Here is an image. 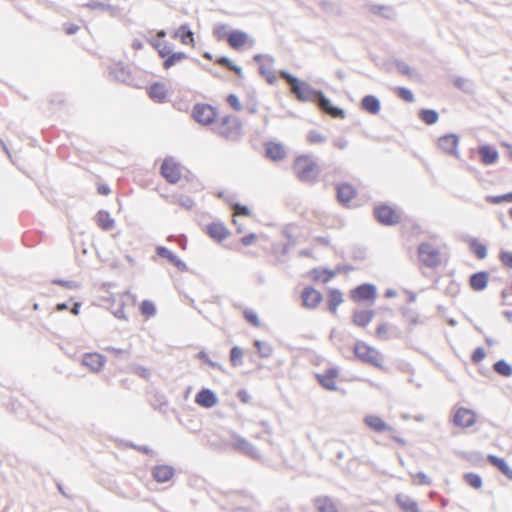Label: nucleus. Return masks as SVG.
I'll use <instances>...</instances> for the list:
<instances>
[{
    "label": "nucleus",
    "instance_id": "obj_9",
    "mask_svg": "<svg viewBox=\"0 0 512 512\" xmlns=\"http://www.w3.org/2000/svg\"><path fill=\"white\" fill-rule=\"evenodd\" d=\"M438 147L444 153L454 156L456 158L459 157L458 145H459V137L454 133H448L441 136L438 139Z\"/></svg>",
    "mask_w": 512,
    "mask_h": 512
},
{
    "label": "nucleus",
    "instance_id": "obj_57",
    "mask_svg": "<svg viewBox=\"0 0 512 512\" xmlns=\"http://www.w3.org/2000/svg\"><path fill=\"white\" fill-rule=\"evenodd\" d=\"M105 351L112 353L115 357L127 360L130 358V352L125 349L116 348L113 346H108L105 348Z\"/></svg>",
    "mask_w": 512,
    "mask_h": 512
},
{
    "label": "nucleus",
    "instance_id": "obj_12",
    "mask_svg": "<svg viewBox=\"0 0 512 512\" xmlns=\"http://www.w3.org/2000/svg\"><path fill=\"white\" fill-rule=\"evenodd\" d=\"M338 374L339 370L337 367H330L326 369L324 373H317L315 377L323 388L329 391H336L337 385L335 383V378Z\"/></svg>",
    "mask_w": 512,
    "mask_h": 512
},
{
    "label": "nucleus",
    "instance_id": "obj_31",
    "mask_svg": "<svg viewBox=\"0 0 512 512\" xmlns=\"http://www.w3.org/2000/svg\"><path fill=\"white\" fill-rule=\"evenodd\" d=\"M174 38H180L184 45H194V33L188 24H182L173 35Z\"/></svg>",
    "mask_w": 512,
    "mask_h": 512
},
{
    "label": "nucleus",
    "instance_id": "obj_63",
    "mask_svg": "<svg viewBox=\"0 0 512 512\" xmlns=\"http://www.w3.org/2000/svg\"><path fill=\"white\" fill-rule=\"evenodd\" d=\"M226 101L235 111H240L243 108L238 96L235 94H229Z\"/></svg>",
    "mask_w": 512,
    "mask_h": 512
},
{
    "label": "nucleus",
    "instance_id": "obj_39",
    "mask_svg": "<svg viewBox=\"0 0 512 512\" xmlns=\"http://www.w3.org/2000/svg\"><path fill=\"white\" fill-rule=\"evenodd\" d=\"M493 370L503 377H510L512 375V366L504 359L496 361L493 364Z\"/></svg>",
    "mask_w": 512,
    "mask_h": 512
},
{
    "label": "nucleus",
    "instance_id": "obj_36",
    "mask_svg": "<svg viewBox=\"0 0 512 512\" xmlns=\"http://www.w3.org/2000/svg\"><path fill=\"white\" fill-rule=\"evenodd\" d=\"M10 411L15 414L20 420H24L29 417V411L19 400L12 399L10 402Z\"/></svg>",
    "mask_w": 512,
    "mask_h": 512
},
{
    "label": "nucleus",
    "instance_id": "obj_54",
    "mask_svg": "<svg viewBox=\"0 0 512 512\" xmlns=\"http://www.w3.org/2000/svg\"><path fill=\"white\" fill-rule=\"evenodd\" d=\"M156 254L160 258L168 260L171 264L173 263V261L177 257V255H175L171 250H169L165 246H157L156 247Z\"/></svg>",
    "mask_w": 512,
    "mask_h": 512
},
{
    "label": "nucleus",
    "instance_id": "obj_2",
    "mask_svg": "<svg viewBox=\"0 0 512 512\" xmlns=\"http://www.w3.org/2000/svg\"><path fill=\"white\" fill-rule=\"evenodd\" d=\"M293 170L303 183H314L320 172L317 164L307 155H301L295 159Z\"/></svg>",
    "mask_w": 512,
    "mask_h": 512
},
{
    "label": "nucleus",
    "instance_id": "obj_45",
    "mask_svg": "<svg viewBox=\"0 0 512 512\" xmlns=\"http://www.w3.org/2000/svg\"><path fill=\"white\" fill-rule=\"evenodd\" d=\"M254 346L257 349V353L261 358H269L273 353V348L269 343L263 342L261 340H255Z\"/></svg>",
    "mask_w": 512,
    "mask_h": 512
},
{
    "label": "nucleus",
    "instance_id": "obj_29",
    "mask_svg": "<svg viewBox=\"0 0 512 512\" xmlns=\"http://www.w3.org/2000/svg\"><path fill=\"white\" fill-rule=\"evenodd\" d=\"M266 156L273 160L279 161L285 158L286 152L282 144L269 142L265 146Z\"/></svg>",
    "mask_w": 512,
    "mask_h": 512
},
{
    "label": "nucleus",
    "instance_id": "obj_64",
    "mask_svg": "<svg viewBox=\"0 0 512 512\" xmlns=\"http://www.w3.org/2000/svg\"><path fill=\"white\" fill-rule=\"evenodd\" d=\"M486 356L485 350L482 347H477L472 355H471V361L475 364L481 362Z\"/></svg>",
    "mask_w": 512,
    "mask_h": 512
},
{
    "label": "nucleus",
    "instance_id": "obj_27",
    "mask_svg": "<svg viewBox=\"0 0 512 512\" xmlns=\"http://www.w3.org/2000/svg\"><path fill=\"white\" fill-rule=\"evenodd\" d=\"M487 461L494 467H496L502 474H504L509 480H512V468L508 465L504 458L498 457L493 454L487 456Z\"/></svg>",
    "mask_w": 512,
    "mask_h": 512
},
{
    "label": "nucleus",
    "instance_id": "obj_37",
    "mask_svg": "<svg viewBox=\"0 0 512 512\" xmlns=\"http://www.w3.org/2000/svg\"><path fill=\"white\" fill-rule=\"evenodd\" d=\"M418 116L427 125H433L439 120V114L434 109H421Z\"/></svg>",
    "mask_w": 512,
    "mask_h": 512
},
{
    "label": "nucleus",
    "instance_id": "obj_8",
    "mask_svg": "<svg viewBox=\"0 0 512 512\" xmlns=\"http://www.w3.org/2000/svg\"><path fill=\"white\" fill-rule=\"evenodd\" d=\"M377 296V288L374 284L363 283L351 291V298L355 302L374 301Z\"/></svg>",
    "mask_w": 512,
    "mask_h": 512
},
{
    "label": "nucleus",
    "instance_id": "obj_56",
    "mask_svg": "<svg viewBox=\"0 0 512 512\" xmlns=\"http://www.w3.org/2000/svg\"><path fill=\"white\" fill-rule=\"evenodd\" d=\"M253 60L258 63L259 65L260 64H265V62L267 63V65L271 68L273 65H274V62H275V59L272 55L270 54H255L253 56Z\"/></svg>",
    "mask_w": 512,
    "mask_h": 512
},
{
    "label": "nucleus",
    "instance_id": "obj_13",
    "mask_svg": "<svg viewBox=\"0 0 512 512\" xmlns=\"http://www.w3.org/2000/svg\"><path fill=\"white\" fill-rule=\"evenodd\" d=\"M303 307L307 309H315L321 303L322 294L312 286L305 287L301 292Z\"/></svg>",
    "mask_w": 512,
    "mask_h": 512
},
{
    "label": "nucleus",
    "instance_id": "obj_19",
    "mask_svg": "<svg viewBox=\"0 0 512 512\" xmlns=\"http://www.w3.org/2000/svg\"><path fill=\"white\" fill-rule=\"evenodd\" d=\"M106 358L99 353H86L83 356V365L93 372H99L105 365Z\"/></svg>",
    "mask_w": 512,
    "mask_h": 512
},
{
    "label": "nucleus",
    "instance_id": "obj_26",
    "mask_svg": "<svg viewBox=\"0 0 512 512\" xmlns=\"http://www.w3.org/2000/svg\"><path fill=\"white\" fill-rule=\"evenodd\" d=\"M317 512H339L333 499L329 496H319L313 501Z\"/></svg>",
    "mask_w": 512,
    "mask_h": 512
},
{
    "label": "nucleus",
    "instance_id": "obj_22",
    "mask_svg": "<svg viewBox=\"0 0 512 512\" xmlns=\"http://www.w3.org/2000/svg\"><path fill=\"white\" fill-rule=\"evenodd\" d=\"M226 40L231 48L239 50L247 42L248 35L241 30H232L228 32Z\"/></svg>",
    "mask_w": 512,
    "mask_h": 512
},
{
    "label": "nucleus",
    "instance_id": "obj_16",
    "mask_svg": "<svg viewBox=\"0 0 512 512\" xmlns=\"http://www.w3.org/2000/svg\"><path fill=\"white\" fill-rule=\"evenodd\" d=\"M109 76L121 83H128L132 80L130 70L122 63L111 65L109 67Z\"/></svg>",
    "mask_w": 512,
    "mask_h": 512
},
{
    "label": "nucleus",
    "instance_id": "obj_42",
    "mask_svg": "<svg viewBox=\"0 0 512 512\" xmlns=\"http://www.w3.org/2000/svg\"><path fill=\"white\" fill-rule=\"evenodd\" d=\"M259 74L265 78L268 84L273 85L276 83L277 78L273 70V66L270 68L267 63L260 64L258 68Z\"/></svg>",
    "mask_w": 512,
    "mask_h": 512
},
{
    "label": "nucleus",
    "instance_id": "obj_50",
    "mask_svg": "<svg viewBox=\"0 0 512 512\" xmlns=\"http://www.w3.org/2000/svg\"><path fill=\"white\" fill-rule=\"evenodd\" d=\"M196 358L203 361L204 363L208 364L211 368L218 369L220 371H224L223 366L218 363L214 362L210 359L209 355L205 351H200L196 354Z\"/></svg>",
    "mask_w": 512,
    "mask_h": 512
},
{
    "label": "nucleus",
    "instance_id": "obj_51",
    "mask_svg": "<svg viewBox=\"0 0 512 512\" xmlns=\"http://www.w3.org/2000/svg\"><path fill=\"white\" fill-rule=\"evenodd\" d=\"M306 140L310 144H322L326 142V137L316 130H310L306 135Z\"/></svg>",
    "mask_w": 512,
    "mask_h": 512
},
{
    "label": "nucleus",
    "instance_id": "obj_30",
    "mask_svg": "<svg viewBox=\"0 0 512 512\" xmlns=\"http://www.w3.org/2000/svg\"><path fill=\"white\" fill-rule=\"evenodd\" d=\"M373 310H356L352 316V322L358 327H366L374 318Z\"/></svg>",
    "mask_w": 512,
    "mask_h": 512
},
{
    "label": "nucleus",
    "instance_id": "obj_46",
    "mask_svg": "<svg viewBox=\"0 0 512 512\" xmlns=\"http://www.w3.org/2000/svg\"><path fill=\"white\" fill-rule=\"evenodd\" d=\"M139 310L140 313L147 318L155 316L157 312L155 304L150 300H143Z\"/></svg>",
    "mask_w": 512,
    "mask_h": 512
},
{
    "label": "nucleus",
    "instance_id": "obj_58",
    "mask_svg": "<svg viewBox=\"0 0 512 512\" xmlns=\"http://www.w3.org/2000/svg\"><path fill=\"white\" fill-rule=\"evenodd\" d=\"M395 66H396L398 72L401 73L402 75H405V76H408V77L412 76V72H413L412 69L404 61L396 60L395 61Z\"/></svg>",
    "mask_w": 512,
    "mask_h": 512
},
{
    "label": "nucleus",
    "instance_id": "obj_1",
    "mask_svg": "<svg viewBox=\"0 0 512 512\" xmlns=\"http://www.w3.org/2000/svg\"><path fill=\"white\" fill-rule=\"evenodd\" d=\"M355 357L362 363L371 365L375 368L385 370L383 365L384 356L376 348L368 345L364 341L357 340L353 347Z\"/></svg>",
    "mask_w": 512,
    "mask_h": 512
},
{
    "label": "nucleus",
    "instance_id": "obj_23",
    "mask_svg": "<svg viewBox=\"0 0 512 512\" xmlns=\"http://www.w3.org/2000/svg\"><path fill=\"white\" fill-rule=\"evenodd\" d=\"M364 423L375 432L393 431L394 429L388 425L381 417L369 415L364 418Z\"/></svg>",
    "mask_w": 512,
    "mask_h": 512
},
{
    "label": "nucleus",
    "instance_id": "obj_32",
    "mask_svg": "<svg viewBox=\"0 0 512 512\" xmlns=\"http://www.w3.org/2000/svg\"><path fill=\"white\" fill-rule=\"evenodd\" d=\"M96 222L98 226L104 231H110L115 226V221L111 218L108 211L100 210L96 214Z\"/></svg>",
    "mask_w": 512,
    "mask_h": 512
},
{
    "label": "nucleus",
    "instance_id": "obj_11",
    "mask_svg": "<svg viewBox=\"0 0 512 512\" xmlns=\"http://www.w3.org/2000/svg\"><path fill=\"white\" fill-rule=\"evenodd\" d=\"M194 401L200 407L210 409L219 403V398L213 390L202 388L195 395Z\"/></svg>",
    "mask_w": 512,
    "mask_h": 512
},
{
    "label": "nucleus",
    "instance_id": "obj_44",
    "mask_svg": "<svg viewBox=\"0 0 512 512\" xmlns=\"http://www.w3.org/2000/svg\"><path fill=\"white\" fill-rule=\"evenodd\" d=\"M463 479L470 487L474 489H480L483 485L482 478L479 474L474 472H468L463 475Z\"/></svg>",
    "mask_w": 512,
    "mask_h": 512
},
{
    "label": "nucleus",
    "instance_id": "obj_34",
    "mask_svg": "<svg viewBox=\"0 0 512 512\" xmlns=\"http://www.w3.org/2000/svg\"><path fill=\"white\" fill-rule=\"evenodd\" d=\"M343 302L342 293L338 289H331L328 294V310L335 314L338 306Z\"/></svg>",
    "mask_w": 512,
    "mask_h": 512
},
{
    "label": "nucleus",
    "instance_id": "obj_43",
    "mask_svg": "<svg viewBox=\"0 0 512 512\" xmlns=\"http://www.w3.org/2000/svg\"><path fill=\"white\" fill-rule=\"evenodd\" d=\"M469 248L478 259L482 260L487 257V247L484 244L480 243L477 239L471 240Z\"/></svg>",
    "mask_w": 512,
    "mask_h": 512
},
{
    "label": "nucleus",
    "instance_id": "obj_49",
    "mask_svg": "<svg viewBox=\"0 0 512 512\" xmlns=\"http://www.w3.org/2000/svg\"><path fill=\"white\" fill-rule=\"evenodd\" d=\"M486 201L491 204H501L502 202L512 203V191L502 195H488Z\"/></svg>",
    "mask_w": 512,
    "mask_h": 512
},
{
    "label": "nucleus",
    "instance_id": "obj_6",
    "mask_svg": "<svg viewBox=\"0 0 512 512\" xmlns=\"http://www.w3.org/2000/svg\"><path fill=\"white\" fill-rule=\"evenodd\" d=\"M192 116L196 122L209 125L215 120L217 111L209 104L198 103L193 107Z\"/></svg>",
    "mask_w": 512,
    "mask_h": 512
},
{
    "label": "nucleus",
    "instance_id": "obj_4",
    "mask_svg": "<svg viewBox=\"0 0 512 512\" xmlns=\"http://www.w3.org/2000/svg\"><path fill=\"white\" fill-rule=\"evenodd\" d=\"M417 253L420 262L428 268H435L441 263L440 252L431 243H421L417 248Z\"/></svg>",
    "mask_w": 512,
    "mask_h": 512
},
{
    "label": "nucleus",
    "instance_id": "obj_40",
    "mask_svg": "<svg viewBox=\"0 0 512 512\" xmlns=\"http://www.w3.org/2000/svg\"><path fill=\"white\" fill-rule=\"evenodd\" d=\"M188 55L185 52H173L166 57V59L163 61V67L165 69H170L178 62L187 59Z\"/></svg>",
    "mask_w": 512,
    "mask_h": 512
},
{
    "label": "nucleus",
    "instance_id": "obj_10",
    "mask_svg": "<svg viewBox=\"0 0 512 512\" xmlns=\"http://www.w3.org/2000/svg\"><path fill=\"white\" fill-rule=\"evenodd\" d=\"M161 175L167 182L175 184L181 177L179 166L173 158H165L160 168Z\"/></svg>",
    "mask_w": 512,
    "mask_h": 512
},
{
    "label": "nucleus",
    "instance_id": "obj_35",
    "mask_svg": "<svg viewBox=\"0 0 512 512\" xmlns=\"http://www.w3.org/2000/svg\"><path fill=\"white\" fill-rule=\"evenodd\" d=\"M148 95L151 99L164 100L167 96V89L164 84L155 82L150 85L148 89Z\"/></svg>",
    "mask_w": 512,
    "mask_h": 512
},
{
    "label": "nucleus",
    "instance_id": "obj_55",
    "mask_svg": "<svg viewBox=\"0 0 512 512\" xmlns=\"http://www.w3.org/2000/svg\"><path fill=\"white\" fill-rule=\"evenodd\" d=\"M402 316L409 321L411 324H417L418 323V313L409 308V307H402L400 309Z\"/></svg>",
    "mask_w": 512,
    "mask_h": 512
},
{
    "label": "nucleus",
    "instance_id": "obj_52",
    "mask_svg": "<svg viewBox=\"0 0 512 512\" xmlns=\"http://www.w3.org/2000/svg\"><path fill=\"white\" fill-rule=\"evenodd\" d=\"M245 108L250 114H256L258 111V101L256 92L254 91L252 94L248 95V99L245 104Z\"/></svg>",
    "mask_w": 512,
    "mask_h": 512
},
{
    "label": "nucleus",
    "instance_id": "obj_47",
    "mask_svg": "<svg viewBox=\"0 0 512 512\" xmlns=\"http://www.w3.org/2000/svg\"><path fill=\"white\" fill-rule=\"evenodd\" d=\"M128 370L133 374L143 378L144 380H149L151 377V372L147 367H144L136 363L130 364L128 366Z\"/></svg>",
    "mask_w": 512,
    "mask_h": 512
},
{
    "label": "nucleus",
    "instance_id": "obj_38",
    "mask_svg": "<svg viewBox=\"0 0 512 512\" xmlns=\"http://www.w3.org/2000/svg\"><path fill=\"white\" fill-rule=\"evenodd\" d=\"M370 12L384 19H392L395 15L393 8L385 5H372Z\"/></svg>",
    "mask_w": 512,
    "mask_h": 512
},
{
    "label": "nucleus",
    "instance_id": "obj_15",
    "mask_svg": "<svg viewBox=\"0 0 512 512\" xmlns=\"http://www.w3.org/2000/svg\"><path fill=\"white\" fill-rule=\"evenodd\" d=\"M228 499L231 504L235 506L233 512H250L245 504H248L252 501V497L245 492L242 491H232L227 494Z\"/></svg>",
    "mask_w": 512,
    "mask_h": 512
},
{
    "label": "nucleus",
    "instance_id": "obj_20",
    "mask_svg": "<svg viewBox=\"0 0 512 512\" xmlns=\"http://www.w3.org/2000/svg\"><path fill=\"white\" fill-rule=\"evenodd\" d=\"M489 281V273L487 271H478L469 277V285L472 290L480 292L486 289Z\"/></svg>",
    "mask_w": 512,
    "mask_h": 512
},
{
    "label": "nucleus",
    "instance_id": "obj_17",
    "mask_svg": "<svg viewBox=\"0 0 512 512\" xmlns=\"http://www.w3.org/2000/svg\"><path fill=\"white\" fill-rule=\"evenodd\" d=\"M356 194L355 188L349 183L343 182L336 185L337 200L343 205L349 203Z\"/></svg>",
    "mask_w": 512,
    "mask_h": 512
},
{
    "label": "nucleus",
    "instance_id": "obj_24",
    "mask_svg": "<svg viewBox=\"0 0 512 512\" xmlns=\"http://www.w3.org/2000/svg\"><path fill=\"white\" fill-rule=\"evenodd\" d=\"M395 500L402 512H420L418 503L409 495L399 493Z\"/></svg>",
    "mask_w": 512,
    "mask_h": 512
},
{
    "label": "nucleus",
    "instance_id": "obj_41",
    "mask_svg": "<svg viewBox=\"0 0 512 512\" xmlns=\"http://www.w3.org/2000/svg\"><path fill=\"white\" fill-rule=\"evenodd\" d=\"M314 103L319 107V109L324 112V113H328V111L331 109V107L333 106L332 102L330 101L329 98H327L325 96V94L319 90L316 97H315V100H314Z\"/></svg>",
    "mask_w": 512,
    "mask_h": 512
},
{
    "label": "nucleus",
    "instance_id": "obj_53",
    "mask_svg": "<svg viewBox=\"0 0 512 512\" xmlns=\"http://www.w3.org/2000/svg\"><path fill=\"white\" fill-rule=\"evenodd\" d=\"M395 92L400 99L408 103H412L414 101L413 92L406 87H396Z\"/></svg>",
    "mask_w": 512,
    "mask_h": 512
},
{
    "label": "nucleus",
    "instance_id": "obj_33",
    "mask_svg": "<svg viewBox=\"0 0 512 512\" xmlns=\"http://www.w3.org/2000/svg\"><path fill=\"white\" fill-rule=\"evenodd\" d=\"M85 7L91 10H100L103 12H108L111 16H116L118 13V7L95 0H92L85 4Z\"/></svg>",
    "mask_w": 512,
    "mask_h": 512
},
{
    "label": "nucleus",
    "instance_id": "obj_61",
    "mask_svg": "<svg viewBox=\"0 0 512 512\" xmlns=\"http://www.w3.org/2000/svg\"><path fill=\"white\" fill-rule=\"evenodd\" d=\"M499 259L505 267L512 269V252L501 251L499 254Z\"/></svg>",
    "mask_w": 512,
    "mask_h": 512
},
{
    "label": "nucleus",
    "instance_id": "obj_5",
    "mask_svg": "<svg viewBox=\"0 0 512 512\" xmlns=\"http://www.w3.org/2000/svg\"><path fill=\"white\" fill-rule=\"evenodd\" d=\"M373 215L375 219L384 226L397 225L401 217L396 211L387 204H380L374 207Z\"/></svg>",
    "mask_w": 512,
    "mask_h": 512
},
{
    "label": "nucleus",
    "instance_id": "obj_48",
    "mask_svg": "<svg viewBox=\"0 0 512 512\" xmlns=\"http://www.w3.org/2000/svg\"><path fill=\"white\" fill-rule=\"evenodd\" d=\"M243 350L238 347L234 346L230 350V362L233 367H239L243 364Z\"/></svg>",
    "mask_w": 512,
    "mask_h": 512
},
{
    "label": "nucleus",
    "instance_id": "obj_7",
    "mask_svg": "<svg viewBox=\"0 0 512 512\" xmlns=\"http://www.w3.org/2000/svg\"><path fill=\"white\" fill-rule=\"evenodd\" d=\"M318 91L319 90L314 89L310 84L300 79L291 86L292 94L300 102H314Z\"/></svg>",
    "mask_w": 512,
    "mask_h": 512
},
{
    "label": "nucleus",
    "instance_id": "obj_18",
    "mask_svg": "<svg viewBox=\"0 0 512 512\" xmlns=\"http://www.w3.org/2000/svg\"><path fill=\"white\" fill-rule=\"evenodd\" d=\"M206 232L210 238L221 242L226 239L230 232L221 222H212L206 226Z\"/></svg>",
    "mask_w": 512,
    "mask_h": 512
},
{
    "label": "nucleus",
    "instance_id": "obj_25",
    "mask_svg": "<svg viewBox=\"0 0 512 512\" xmlns=\"http://www.w3.org/2000/svg\"><path fill=\"white\" fill-rule=\"evenodd\" d=\"M174 475V468L169 465H157L152 469V476L155 481L165 483Z\"/></svg>",
    "mask_w": 512,
    "mask_h": 512
},
{
    "label": "nucleus",
    "instance_id": "obj_60",
    "mask_svg": "<svg viewBox=\"0 0 512 512\" xmlns=\"http://www.w3.org/2000/svg\"><path fill=\"white\" fill-rule=\"evenodd\" d=\"M366 257L365 249L357 246L351 248V258L356 261L364 260Z\"/></svg>",
    "mask_w": 512,
    "mask_h": 512
},
{
    "label": "nucleus",
    "instance_id": "obj_3",
    "mask_svg": "<svg viewBox=\"0 0 512 512\" xmlns=\"http://www.w3.org/2000/svg\"><path fill=\"white\" fill-rule=\"evenodd\" d=\"M230 436L231 441L225 443V446L231 447L234 451L248 456L251 459L258 460L261 458L260 452L247 439L236 432H231Z\"/></svg>",
    "mask_w": 512,
    "mask_h": 512
},
{
    "label": "nucleus",
    "instance_id": "obj_21",
    "mask_svg": "<svg viewBox=\"0 0 512 512\" xmlns=\"http://www.w3.org/2000/svg\"><path fill=\"white\" fill-rule=\"evenodd\" d=\"M478 154L480 156L481 162L484 165H492L496 163L499 158L498 151L493 146L488 144L481 145L478 148Z\"/></svg>",
    "mask_w": 512,
    "mask_h": 512
},
{
    "label": "nucleus",
    "instance_id": "obj_59",
    "mask_svg": "<svg viewBox=\"0 0 512 512\" xmlns=\"http://www.w3.org/2000/svg\"><path fill=\"white\" fill-rule=\"evenodd\" d=\"M158 55L162 59H166L172 53V45L167 41H162L161 46L157 50Z\"/></svg>",
    "mask_w": 512,
    "mask_h": 512
},
{
    "label": "nucleus",
    "instance_id": "obj_28",
    "mask_svg": "<svg viewBox=\"0 0 512 512\" xmlns=\"http://www.w3.org/2000/svg\"><path fill=\"white\" fill-rule=\"evenodd\" d=\"M361 108L372 115H376L381 109V102L374 95H366L361 100Z\"/></svg>",
    "mask_w": 512,
    "mask_h": 512
},
{
    "label": "nucleus",
    "instance_id": "obj_14",
    "mask_svg": "<svg viewBox=\"0 0 512 512\" xmlns=\"http://www.w3.org/2000/svg\"><path fill=\"white\" fill-rule=\"evenodd\" d=\"M476 422V414L471 409L464 407L459 408L453 417V423L455 426L468 428Z\"/></svg>",
    "mask_w": 512,
    "mask_h": 512
},
{
    "label": "nucleus",
    "instance_id": "obj_62",
    "mask_svg": "<svg viewBox=\"0 0 512 512\" xmlns=\"http://www.w3.org/2000/svg\"><path fill=\"white\" fill-rule=\"evenodd\" d=\"M462 458L470 461L472 463H478L483 460V455L481 452H471V453H461Z\"/></svg>",
    "mask_w": 512,
    "mask_h": 512
}]
</instances>
